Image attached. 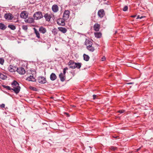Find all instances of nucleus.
I'll return each mask as SVG.
<instances>
[{
	"label": "nucleus",
	"mask_w": 153,
	"mask_h": 153,
	"mask_svg": "<svg viewBox=\"0 0 153 153\" xmlns=\"http://www.w3.org/2000/svg\"><path fill=\"white\" fill-rule=\"evenodd\" d=\"M12 87L13 88L12 90L16 94H18L21 89V87L18 82L16 80H14L11 83Z\"/></svg>",
	"instance_id": "1"
},
{
	"label": "nucleus",
	"mask_w": 153,
	"mask_h": 153,
	"mask_svg": "<svg viewBox=\"0 0 153 153\" xmlns=\"http://www.w3.org/2000/svg\"><path fill=\"white\" fill-rule=\"evenodd\" d=\"M33 17L34 19L37 20L42 19L43 16L41 12L37 11L34 14Z\"/></svg>",
	"instance_id": "2"
},
{
	"label": "nucleus",
	"mask_w": 153,
	"mask_h": 153,
	"mask_svg": "<svg viewBox=\"0 0 153 153\" xmlns=\"http://www.w3.org/2000/svg\"><path fill=\"white\" fill-rule=\"evenodd\" d=\"M37 80L39 83L42 84H45L47 82L46 78L42 76H39Z\"/></svg>",
	"instance_id": "3"
},
{
	"label": "nucleus",
	"mask_w": 153,
	"mask_h": 153,
	"mask_svg": "<svg viewBox=\"0 0 153 153\" xmlns=\"http://www.w3.org/2000/svg\"><path fill=\"white\" fill-rule=\"evenodd\" d=\"M70 12L69 10H65L64 12L63 18L66 20H67L69 18Z\"/></svg>",
	"instance_id": "4"
},
{
	"label": "nucleus",
	"mask_w": 153,
	"mask_h": 153,
	"mask_svg": "<svg viewBox=\"0 0 153 153\" xmlns=\"http://www.w3.org/2000/svg\"><path fill=\"white\" fill-rule=\"evenodd\" d=\"M66 20L62 18H59L57 20V24L62 26H64L65 25V21Z\"/></svg>",
	"instance_id": "5"
},
{
	"label": "nucleus",
	"mask_w": 153,
	"mask_h": 153,
	"mask_svg": "<svg viewBox=\"0 0 153 153\" xmlns=\"http://www.w3.org/2000/svg\"><path fill=\"white\" fill-rule=\"evenodd\" d=\"M13 16L10 13H6L4 15V17L6 20H10L13 18Z\"/></svg>",
	"instance_id": "6"
},
{
	"label": "nucleus",
	"mask_w": 153,
	"mask_h": 153,
	"mask_svg": "<svg viewBox=\"0 0 153 153\" xmlns=\"http://www.w3.org/2000/svg\"><path fill=\"white\" fill-rule=\"evenodd\" d=\"M17 71L20 74H24L25 73V71L24 68L22 67L17 68Z\"/></svg>",
	"instance_id": "7"
},
{
	"label": "nucleus",
	"mask_w": 153,
	"mask_h": 153,
	"mask_svg": "<svg viewBox=\"0 0 153 153\" xmlns=\"http://www.w3.org/2000/svg\"><path fill=\"white\" fill-rule=\"evenodd\" d=\"M52 14H49L48 13H45L43 16L45 18L46 21L49 22L50 21L52 17Z\"/></svg>",
	"instance_id": "8"
},
{
	"label": "nucleus",
	"mask_w": 153,
	"mask_h": 153,
	"mask_svg": "<svg viewBox=\"0 0 153 153\" xmlns=\"http://www.w3.org/2000/svg\"><path fill=\"white\" fill-rule=\"evenodd\" d=\"M104 10L103 9L100 10L98 12V15L100 18H102L105 15Z\"/></svg>",
	"instance_id": "9"
},
{
	"label": "nucleus",
	"mask_w": 153,
	"mask_h": 153,
	"mask_svg": "<svg viewBox=\"0 0 153 153\" xmlns=\"http://www.w3.org/2000/svg\"><path fill=\"white\" fill-rule=\"evenodd\" d=\"M16 69L17 67L15 66H13L11 65H10L8 68V71L11 72H14L16 71Z\"/></svg>",
	"instance_id": "10"
},
{
	"label": "nucleus",
	"mask_w": 153,
	"mask_h": 153,
	"mask_svg": "<svg viewBox=\"0 0 153 153\" xmlns=\"http://www.w3.org/2000/svg\"><path fill=\"white\" fill-rule=\"evenodd\" d=\"M75 62L73 60H70L68 63V65L69 66V68L72 69H74V65Z\"/></svg>",
	"instance_id": "11"
},
{
	"label": "nucleus",
	"mask_w": 153,
	"mask_h": 153,
	"mask_svg": "<svg viewBox=\"0 0 153 153\" xmlns=\"http://www.w3.org/2000/svg\"><path fill=\"white\" fill-rule=\"evenodd\" d=\"M59 77L61 81L63 82L65 80V75H63L62 73H60L59 75Z\"/></svg>",
	"instance_id": "12"
},
{
	"label": "nucleus",
	"mask_w": 153,
	"mask_h": 153,
	"mask_svg": "<svg viewBox=\"0 0 153 153\" xmlns=\"http://www.w3.org/2000/svg\"><path fill=\"white\" fill-rule=\"evenodd\" d=\"M82 64L80 62H75L74 63V69L76 68L77 69H80L82 66Z\"/></svg>",
	"instance_id": "13"
},
{
	"label": "nucleus",
	"mask_w": 153,
	"mask_h": 153,
	"mask_svg": "<svg viewBox=\"0 0 153 153\" xmlns=\"http://www.w3.org/2000/svg\"><path fill=\"white\" fill-rule=\"evenodd\" d=\"M52 9L54 12L55 13L58 11L59 10V8L57 5L56 4H54L53 5L52 7Z\"/></svg>",
	"instance_id": "14"
},
{
	"label": "nucleus",
	"mask_w": 153,
	"mask_h": 153,
	"mask_svg": "<svg viewBox=\"0 0 153 153\" xmlns=\"http://www.w3.org/2000/svg\"><path fill=\"white\" fill-rule=\"evenodd\" d=\"M26 80L29 81H32L33 82H36V79L33 77V76L31 75L27 77Z\"/></svg>",
	"instance_id": "15"
},
{
	"label": "nucleus",
	"mask_w": 153,
	"mask_h": 153,
	"mask_svg": "<svg viewBox=\"0 0 153 153\" xmlns=\"http://www.w3.org/2000/svg\"><path fill=\"white\" fill-rule=\"evenodd\" d=\"M100 25L98 23L95 24L94 26V30L96 31H99L100 30Z\"/></svg>",
	"instance_id": "16"
},
{
	"label": "nucleus",
	"mask_w": 153,
	"mask_h": 153,
	"mask_svg": "<svg viewBox=\"0 0 153 153\" xmlns=\"http://www.w3.org/2000/svg\"><path fill=\"white\" fill-rule=\"evenodd\" d=\"M39 31L40 33L44 34L46 32V30L45 28L41 26L39 28Z\"/></svg>",
	"instance_id": "17"
},
{
	"label": "nucleus",
	"mask_w": 153,
	"mask_h": 153,
	"mask_svg": "<svg viewBox=\"0 0 153 153\" xmlns=\"http://www.w3.org/2000/svg\"><path fill=\"white\" fill-rule=\"evenodd\" d=\"M57 78V76L55 74L52 73L51 74L50 76V78L51 80L54 81Z\"/></svg>",
	"instance_id": "18"
},
{
	"label": "nucleus",
	"mask_w": 153,
	"mask_h": 153,
	"mask_svg": "<svg viewBox=\"0 0 153 153\" xmlns=\"http://www.w3.org/2000/svg\"><path fill=\"white\" fill-rule=\"evenodd\" d=\"M87 49L90 51L93 52L94 51V48L92 45H87L86 47Z\"/></svg>",
	"instance_id": "19"
},
{
	"label": "nucleus",
	"mask_w": 153,
	"mask_h": 153,
	"mask_svg": "<svg viewBox=\"0 0 153 153\" xmlns=\"http://www.w3.org/2000/svg\"><path fill=\"white\" fill-rule=\"evenodd\" d=\"M58 29L59 31H60L64 33H66L67 31V30L66 28L65 27H59Z\"/></svg>",
	"instance_id": "20"
},
{
	"label": "nucleus",
	"mask_w": 153,
	"mask_h": 153,
	"mask_svg": "<svg viewBox=\"0 0 153 153\" xmlns=\"http://www.w3.org/2000/svg\"><path fill=\"white\" fill-rule=\"evenodd\" d=\"M94 34L95 37L97 38H100L102 35V34L100 32H95L94 33Z\"/></svg>",
	"instance_id": "21"
},
{
	"label": "nucleus",
	"mask_w": 153,
	"mask_h": 153,
	"mask_svg": "<svg viewBox=\"0 0 153 153\" xmlns=\"http://www.w3.org/2000/svg\"><path fill=\"white\" fill-rule=\"evenodd\" d=\"M7 28V26L3 23H0V29L4 30Z\"/></svg>",
	"instance_id": "22"
},
{
	"label": "nucleus",
	"mask_w": 153,
	"mask_h": 153,
	"mask_svg": "<svg viewBox=\"0 0 153 153\" xmlns=\"http://www.w3.org/2000/svg\"><path fill=\"white\" fill-rule=\"evenodd\" d=\"M83 59L84 60L88 61L89 60L90 57L88 55L85 54H84L83 55Z\"/></svg>",
	"instance_id": "23"
},
{
	"label": "nucleus",
	"mask_w": 153,
	"mask_h": 153,
	"mask_svg": "<svg viewBox=\"0 0 153 153\" xmlns=\"http://www.w3.org/2000/svg\"><path fill=\"white\" fill-rule=\"evenodd\" d=\"M34 30L35 33L36 35V36L37 38H39L40 35L39 31L35 28H34Z\"/></svg>",
	"instance_id": "24"
},
{
	"label": "nucleus",
	"mask_w": 153,
	"mask_h": 153,
	"mask_svg": "<svg viewBox=\"0 0 153 153\" xmlns=\"http://www.w3.org/2000/svg\"><path fill=\"white\" fill-rule=\"evenodd\" d=\"M34 20V18H28L27 19V20L26 22H27L28 23H31L33 22Z\"/></svg>",
	"instance_id": "25"
},
{
	"label": "nucleus",
	"mask_w": 153,
	"mask_h": 153,
	"mask_svg": "<svg viewBox=\"0 0 153 153\" xmlns=\"http://www.w3.org/2000/svg\"><path fill=\"white\" fill-rule=\"evenodd\" d=\"M92 42L89 40H86L85 42V45L87 46V45H92Z\"/></svg>",
	"instance_id": "26"
},
{
	"label": "nucleus",
	"mask_w": 153,
	"mask_h": 153,
	"mask_svg": "<svg viewBox=\"0 0 153 153\" xmlns=\"http://www.w3.org/2000/svg\"><path fill=\"white\" fill-rule=\"evenodd\" d=\"M8 27L12 30H14L16 28V27L15 25L11 24L9 25L8 26Z\"/></svg>",
	"instance_id": "27"
},
{
	"label": "nucleus",
	"mask_w": 153,
	"mask_h": 153,
	"mask_svg": "<svg viewBox=\"0 0 153 153\" xmlns=\"http://www.w3.org/2000/svg\"><path fill=\"white\" fill-rule=\"evenodd\" d=\"M1 86L3 87L6 88L7 90L10 91L12 89V88H10V87L8 86H7L4 85H2Z\"/></svg>",
	"instance_id": "28"
},
{
	"label": "nucleus",
	"mask_w": 153,
	"mask_h": 153,
	"mask_svg": "<svg viewBox=\"0 0 153 153\" xmlns=\"http://www.w3.org/2000/svg\"><path fill=\"white\" fill-rule=\"evenodd\" d=\"M7 78V76L1 73L0 74V78L2 80H4Z\"/></svg>",
	"instance_id": "29"
},
{
	"label": "nucleus",
	"mask_w": 153,
	"mask_h": 153,
	"mask_svg": "<svg viewBox=\"0 0 153 153\" xmlns=\"http://www.w3.org/2000/svg\"><path fill=\"white\" fill-rule=\"evenodd\" d=\"M20 17L21 18L25 19L26 18V14L24 12H22L20 14Z\"/></svg>",
	"instance_id": "30"
},
{
	"label": "nucleus",
	"mask_w": 153,
	"mask_h": 153,
	"mask_svg": "<svg viewBox=\"0 0 153 153\" xmlns=\"http://www.w3.org/2000/svg\"><path fill=\"white\" fill-rule=\"evenodd\" d=\"M109 149L112 151H114L117 150V148L115 146H111L109 147Z\"/></svg>",
	"instance_id": "31"
},
{
	"label": "nucleus",
	"mask_w": 153,
	"mask_h": 153,
	"mask_svg": "<svg viewBox=\"0 0 153 153\" xmlns=\"http://www.w3.org/2000/svg\"><path fill=\"white\" fill-rule=\"evenodd\" d=\"M38 42H40L42 43H44L45 42V39H42V37H40V36L39 38H38Z\"/></svg>",
	"instance_id": "32"
},
{
	"label": "nucleus",
	"mask_w": 153,
	"mask_h": 153,
	"mask_svg": "<svg viewBox=\"0 0 153 153\" xmlns=\"http://www.w3.org/2000/svg\"><path fill=\"white\" fill-rule=\"evenodd\" d=\"M52 33L55 35L57 33V30L55 28L53 29L52 31Z\"/></svg>",
	"instance_id": "33"
},
{
	"label": "nucleus",
	"mask_w": 153,
	"mask_h": 153,
	"mask_svg": "<svg viewBox=\"0 0 153 153\" xmlns=\"http://www.w3.org/2000/svg\"><path fill=\"white\" fill-rule=\"evenodd\" d=\"M128 6L127 5L125 6L123 9V10L124 11H126L128 10Z\"/></svg>",
	"instance_id": "34"
},
{
	"label": "nucleus",
	"mask_w": 153,
	"mask_h": 153,
	"mask_svg": "<svg viewBox=\"0 0 153 153\" xmlns=\"http://www.w3.org/2000/svg\"><path fill=\"white\" fill-rule=\"evenodd\" d=\"M30 89L33 91H38L37 89L36 88L32 86L30 87Z\"/></svg>",
	"instance_id": "35"
},
{
	"label": "nucleus",
	"mask_w": 153,
	"mask_h": 153,
	"mask_svg": "<svg viewBox=\"0 0 153 153\" xmlns=\"http://www.w3.org/2000/svg\"><path fill=\"white\" fill-rule=\"evenodd\" d=\"M22 28L25 30H27V25H23L22 26Z\"/></svg>",
	"instance_id": "36"
},
{
	"label": "nucleus",
	"mask_w": 153,
	"mask_h": 153,
	"mask_svg": "<svg viewBox=\"0 0 153 153\" xmlns=\"http://www.w3.org/2000/svg\"><path fill=\"white\" fill-rule=\"evenodd\" d=\"M4 62V60L2 58H0V64L3 65Z\"/></svg>",
	"instance_id": "37"
},
{
	"label": "nucleus",
	"mask_w": 153,
	"mask_h": 153,
	"mask_svg": "<svg viewBox=\"0 0 153 153\" xmlns=\"http://www.w3.org/2000/svg\"><path fill=\"white\" fill-rule=\"evenodd\" d=\"M70 73L72 74V76L73 77L75 75V71H73L71 72H70Z\"/></svg>",
	"instance_id": "38"
},
{
	"label": "nucleus",
	"mask_w": 153,
	"mask_h": 153,
	"mask_svg": "<svg viewBox=\"0 0 153 153\" xmlns=\"http://www.w3.org/2000/svg\"><path fill=\"white\" fill-rule=\"evenodd\" d=\"M125 111L124 110H120L118 111V112L120 113H123L125 112Z\"/></svg>",
	"instance_id": "39"
},
{
	"label": "nucleus",
	"mask_w": 153,
	"mask_h": 153,
	"mask_svg": "<svg viewBox=\"0 0 153 153\" xmlns=\"http://www.w3.org/2000/svg\"><path fill=\"white\" fill-rule=\"evenodd\" d=\"M5 106V105L4 104H2L1 105H0V107L1 108H4Z\"/></svg>",
	"instance_id": "40"
},
{
	"label": "nucleus",
	"mask_w": 153,
	"mask_h": 153,
	"mask_svg": "<svg viewBox=\"0 0 153 153\" xmlns=\"http://www.w3.org/2000/svg\"><path fill=\"white\" fill-rule=\"evenodd\" d=\"M105 59H106V58H105V57L104 56H103L101 60L102 61H104L105 60Z\"/></svg>",
	"instance_id": "41"
},
{
	"label": "nucleus",
	"mask_w": 153,
	"mask_h": 153,
	"mask_svg": "<svg viewBox=\"0 0 153 153\" xmlns=\"http://www.w3.org/2000/svg\"><path fill=\"white\" fill-rule=\"evenodd\" d=\"M93 100H95L96 99L97 95H95V94L93 95Z\"/></svg>",
	"instance_id": "42"
},
{
	"label": "nucleus",
	"mask_w": 153,
	"mask_h": 153,
	"mask_svg": "<svg viewBox=\"0 0 153 153\" xmlns=\"http://www.w3.org/2000/svg\"><path fill=\"white\" fill-rule=\"evenodd\" d=\"M134 84V82H129L128 83H127L126 84L127 85H129V84Z\"/></svg>",
	"instance_id": "43"
},
{
	"label": "nucleus",
	"mask_w": 153,
	"mask_h": 153,
	"mask_svg": "<svg viewBox=\"0 0 153 153\" xmlns=\"http://www.w3.org/2000/svg\"><path fill=\"white\" fill-rule=\"evenodd\" d=\"M65 114L67 115V117H70V115L69 114H68V113H66V112H65Z\"/></svg>",
	"instance_id": "44"
},
{
	"label": "nucleus",
	"mask_w": 153,
	"mask_h": 153,
	"mask_svg": "<svg viewBox=\"0 0 153 153\" xmlns=\"http://www.w3.org/2000/svg\"><path fill=\"white\" fill-rule=\"evenodd\" d=\"M66 73V71H65V70L63 69V75H65Z\"/></svg>",
	"instance_id": "45"
},
{
	"label": "nucleus",
	"mask_w": 153,
	"mask_h": 153,
	"mask_svg": "<svg viewBox=\"0 0 153 153\" xmlns=\"http://www.w3.org/2000/svg\"><path fill=\"white\" fill-rule=\"evenodd\" d=\"M137 15H132L131 16V17H132V18H135L137 16Z\"/></svg>",
	"instance_id": "46"
},
{
	"label": "nucleus",
	"mask_w": 153,
	"mask_h": 153,
	"mask_svg": "<svg viewBox=\"0 0 153 153\" xmlns=\"http://www.w3.org/2000/svg\"><path fill=\"white\" fill-rule=\"evenodd\" d=\"M63 69L65 71H66L68 70V68L67 67H66L65 68Z\"/></svg>",
	"instance_id": "47"
},
{
	"label": "nucleus",
	"mask_w": 153,
	"mask_h": 153,
	"mask_svg": "<svg viewBox=\"0 0 153 153\" xmlns=\"http://www.w3.org/2000/svg\"><path fill=\"white\" fill-rule=\"evenodd\" d=\"M145 16H140V19H141L143 18H145Z\"/></svg>",
	"instance_id": "48"
},
{
	"label": "nucleus",
	"mask_w": 153,
	"mask_h": 153,
	"mask_svg": "<svg viewBox=\"0 0 153 153\" xmlns=\"http://www.w3.org/2000/svg\"><path fill=\"white\" fill-rule=\"evenodd\" d=\"M140 19V16L139 15H138L137 16V17L136 19Z\"/></svg>",
	"instance_id": "49"
},
{
	"label": "nucleus",
	"mask_w": 153,
	"mask_h": 153,
	"mask_svg": "<svg viewBox=\"0 0 153 153\" xmlns=\"http://www.w3.org/2000/svg\"><path fill=\"white\" fill-rule=\"evenodd\" d=\"M140 148L137 149L136 151L138 152V151H139L140 150Z\"/></svg>",
	"instance_id": "50"
},
{
	"label": "nucleus",
	"mask_w": 153,
	"mask_h": 153,
	"mask_svg": "<svg viewBox=\"0 0 153 153\" xmlns=\"http://www.w3.org/2000/svg\"><path fill=\"white\" fill-rule=\"evenodd\" d=\"M117 30L115 31L114 33V34H116L117 33Z\"/></svg>",
	"instance_id": "51"
},
{
	"label": "nucleus",
	"mask_w": 153,
	"mask_h": 153,
	"mask_svg": "<svg viewBox=\"0 0 153 153\" xmlns=\"http://www.w3.org/2000/svg\"><path fill=\"white\" fill-rule=\"evenodd\" d=\"M89 148H90L91 149L92 148V147H91V146H89Z\"/></svg>",
	"instance_id": "52"
},
{
	"label": "nucleus",
	"mask_w": 153,
	"mask_h": 153,
	"mask_svg": "<svg viewBox=\"0 0 153 153\" xmlns=\"http://www.w3.org/2000/svg\"><path fill=\"white\" fill-rule=\"evenodd\" d=\"M70 1H71V0H70Z\"/></svg>",
	"instance_id": "53"
}]
</instances>
